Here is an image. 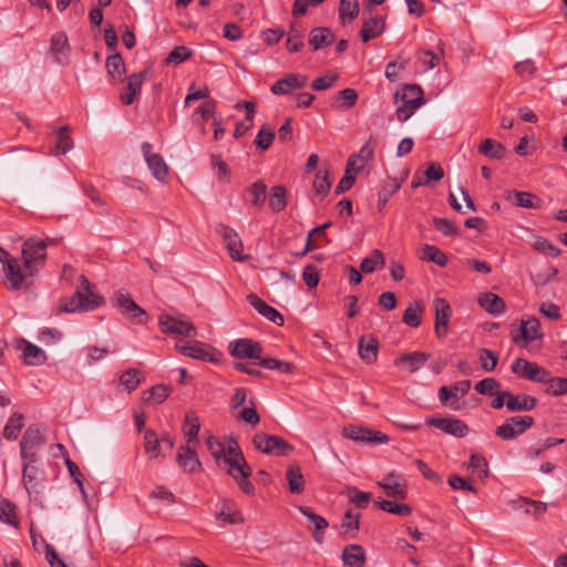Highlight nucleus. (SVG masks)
I'll list each match as a JSON object with an SVG mask.
<instances>
[{
  "label": "nucleus",
  "mask_w": 567,
  "mask_h": 567,
  "mask_svg": "<svg viewBox=\"0 0 567 567\" xmlns=\"http://www.w3.org/2000/svg\"><path fill=\"white\" fill-rule=\"evenodd\" d=\"M224 463L228 465V473L237 482L239 488L247 495H254L255 487L249 481L251 467L234 439H230L228 446L225 447Z\"/></svg>",
  "instance_id": "obj_1"
},
{
  "label": "nucleus",
  "mask_w": 567,
  "mask_h": 567,
  "mask_svg": "<svg viewBox=\"0 0 567 567\" xmlns=\"http://www.w3.org/2000/svg\"><path fill=\"white\" fill-rule=\"evenodd\" d=\"M48 241L31 237L23 243L22 259L28 275L37 276L39 266H42L47 260Z\"/></svg>",
  "instance_id": "obj_2"
},
{
  "label": "nucleus",
  "mask_w": 567,
  "mask_h": 567,
  "mask_svg": "<svg viewBox=\"0 0 567 567\" xmlns=\"http://www.w3.org/2000/svg\"><path fill=\"white\" fill-rule=\"evenodd\" d=\"M252 444L259 452L275 456H287L295 451V447L281 436L264 432L254 435Z\"/></svg>",
  "instance_id": "obj_3"
},
{
  "label": "nucleus",
  "mask_w": 567,
  "mask_h": 567,
  "mask_svg": "<svg viewBox=\"0 0 567 567\" xmlns=\"http://www.w3.org/2000/svg\"><path fill=\"white\" fill-rule=\"evenodd\" d=\"M158 326L161 331L165 334L184 337H195L197 334L196 327L185 315L172 316L162 313L158 318Z\"/></svg>",
  "instance_id": "obj_4"
},
{
  "label": "nucleus",
  "mask_w": 567,
  "mask_h": 567,
  "mask_svg": "<svg viewBox=\"0 0 567 567\" xmlns=\"http://www.w3.org/2000/svg\"><path fill=\"white\" fill-rule=\"evenodd\" d=\"M534 423L535 420L530 415L511 416L495 429V435L504 441L515 440L530 429Z\"/></svg>",
  "instance_id": "obj_5"
},
{
  "label": "nucleus",
  "mask_w": 567,
  "mask_h": 567,
  "mask_svg": "<svg viewBox=\"0 0 567 567\" xmlns=\"http://www.w3.org/2000/svg\"><path fill=\"white\" fill-rule=\"evenodd\" d=\"M543 339L544 332L542 331L540 321L534 316L523 318L518 333L512 336L513 342L520 348H526L529 343L543 341Z\"/></svg>",
  "instance_id": "obj_6"
},
{
  "label": "nucleus",
  "mask_w": 567,
  "mask_h": 567,
  "mask_svg": "<svg viewBox=\"0 0 567 567\" xmlns=\"http://www.w3.org/2000/svg\"><path fill=\"white\" fill-rule=\"evenodd\" d=\"M342 434L346 439L360 444H386L390 442V437L380 431L353 424L346 425Z\"/></svg>",
  "instance_id": "obj_7"
},
{
  "label": "nucleus",
  "mask_w": 567,
  "mask_h": 567,
  "mask_svg": "<svg viewBox=\"0 0 567 567\" xmlns=\"http://www.w3.org/2000/svg\"><path fill=\"white\" fill-rule=\"evenodd\" d=\"M511 370L514 374L523 379L542 384L546 383L550 373L548 370L540 367L536 362H530L522 358L516 359L512 363Z\"/></svg>",
  "instance_id": "obj_8"
},
{
  "label": "nucleus",
  "mask_w": 567,
  "mask_h": 567,
  "mask_svg": "<svg viewBox=\"0 0 567 567\" xmlns=\"http://www.w3.org/2000/svg\"><path fill=\"white\" fill-rule=\"evenodd\" d=\"M2 270L7 287L13 291L22 289L27 280L34 277V275L27 274V268H24V265L21 267L19 259L16 257L7 260Z\"/></svg>",
  "instance_id": "obj_9"
},
{
  "label": "nucleus",
  "mask_w": 567,
  "mask_h": 567,
  "mask_svg": "<svg viewBox=\"0 0 567 567\" xmlns=\"http://www.w3.org/2000/svg\"><path fill=\"white\" fill-rule=\"evenodd\" d=\"M176 347L182 354L193 359L214 363L220 361L221 353L204 342L196 341L184 346L177 344Z\"/></svg>",
  "instance_id": "obj_10"
},
{
  "label": "nucleus",
  "mask_w": 567,
  "mask_h": 567,
  "mask_svg": "<svg viewBox=\"0 0 567 567\" xmlns=\"http://www.w3.org/2000/svg\"><path fill=\"white\" fill-rule=\"evenodd\" d=\"M425 424L455 437H464L468 433L467 424L456 417L426 416Z\"/></svg>",
  "instance_id": "obj_11"
},
{
  "label": "nucleus",
  "mask_w": 567,
  "mask_h": 567,
  "mask_svg": "<svg viewBox=\"0 0 567 567\" xmlns=\"http://www.w3.org/2000/svg\"><path fill=\"white\" fill-rule=\"evenodd\" d=\"M81 293L83 291L81 289H76L74 295L66 299L63 303L59 306V312H75L78 310H94L100 307L103 302V298L99 295H91L90 299H82Z\"/></svg>",
  "instance_id": "obj_12"
},
{
  "label": "nucleus",
  "mask_w": 567,
  "mask_h": 567,
  "mask_svg": "<svg viewBox=\"0 0 567 567\" xmlns=\"http://www.w3.org/2000/svg\"><path fill=\"white\" fill-rule=\"evenodd\" d=\"M44 442L41 431L37 426H29L20 442V455L23 461L37 462L35 449Z\"/></svg>",
  "instance_id": "obj_13"
},
{
  "label": "nucleus",
  "mask_w": 567,
  "mask_h": 567,
  "mask_svg": "<svg viewBox=\"0 0 567 567\" xmlns=\"http://www.w3.org/2000/svg\"><path fill=\"white\" fill-rule=\"evenodd\" d=\"M115 305L122 310V313L127 316L132 321L137 324L145 323L147 313L142 309L130 296L123 291H117L114 295Z\"/></svg>",
  "instance_id": "obj_14"
},
{
  "label": "nucleus",
  "mask_w": 567,
  "mask_h": 567,
  "mask_svg": "<svg viewBox=\"0 0 567 567\" xmlns=\"http://www.w3.org/2000/svg\"><path fill=\"white\" fill-rule=\"evenodd\" d=\"M218 233L220 234L233 260L243 262L250 258L249 255L243 252L241 239L233 228L221 225L218 228Z\"/></svg>",
  "instance_id": "obj_15"
},
{
  "label": "nucleus",
  "mask_w": 567,
  "mask_h": 567,
  "mask_svg": "<svg viewBox=\"0 0 567 567\" xmlns=\"http://www.w3.org/2000/svg\"><path fill=\"white\" fill-rule=\"evenodd\" d=\"M229 353L238 359H260L262 347L258 341L243 338L229 343Z\"/></svg>",
  "instance_id": "obj_16"
},
{
  "label": "nucleus",
  "mask_w": 567,
  "mask_h": 567,
  "mask_svg": "<svg viewBox=\"0 0 567 567\" xmlns=\"http://www.w3.org/2000/svg\"><path fill=\"white\" fill-rule=\"evenodd\" d=\"M141 148L153 176L159 182H165L168 176V167L164 158L159 154L152 153L153 146L148 142H143Z\"/></svg>",
  "instance_id": "obj_17"
},
{
  "label": "nucleus",
  "mask_w": 567,
  "mask_h": 567,
  "mask_svg": "<svg viewBox=\"0 0 567 567\" xmlns=\"http://www.w3.org/2000/svg\"><path fill=\"white\" fill-rule=\"evenodd\" d=\"M147 73L148 72L144 70L128 75L127 84L124 87V90L120 93V101L124 105H131L134 103V101L141 93L142 84L145 81Z\"/></svg>",
  "instance_id": "obj_18"
},
{
  "label": "nucleus",
  "mask_w": 567,
  "mask_h": 567,
  "mask_svg": "<svg viewBox=\"0 0 567 567\" xmlns=\"http://www.w3.org/2000/svg\"><path fill=\"white\" fill-rule=\"evenodd\" d=\"M378 485L384 489L388 497L404 499L408 494L406 484L401 475L392 471Z\"/></svg>",
  "instance_id": "obj_19"
},
{
  "label": "nucleus",
  "mask_w": 567,
  "mask_h": 567,
  "mask_svg": "<svg viewBox=\"0 0 567 567\" xmlns=\"http://www.w3.org/2000/svg\"><path fill=\"white\" fill-rule=\"evenodd\" d=\"M34 463L35 462L24 461L22 482L28 494H34V499H37L42 489V477L40 476V472Z\"/></svg>",
  "instance_id": "obj_20"
},
{
  "label": "nucleus",
  "mask_w": 567,
  "mask_h": 567,
  "mask_svg": "<svg viewBox=\"0 0 567 567\" xmlns=\"http://www.w3.org/2000/svg\"><path fill=\"white\" fill-rule=\"evenodd\" d=\"M435 333L439 338L445 337L449 331V321L452 317V308L443 298L434 299Z\"/></svg>",
  "instance_id": "obj_21"
},
{
  "label": "nucleus",
  "mask_w": 567,
  "mask_h": 567,
  "mask_svg": "<svg viewBox=\"0 0 567 567\" xmlns=\"http://www.w3.org/2000/svg\"><path fill=\"white\" fill-rule=\"evenodd\" d=\"M248 303L257 310L259 315L268 319L269 321L276 323L277 326H282L285 320L282 315L275 309L274 307L266 303L262 299H260L255 293H249L247 296Z\"/></svg>",
  "instance_id": "obj_22"
},
{
  "label": "nucleus",
  "mask_w": 567,
  "mask_h": 567,
  "mask_svg": "<svg viewBox=\"0 0 567 567\" xmlns=\"http://www.w3.org/2000/svg\"><path fill=\"white\" fill-rule=\"evenodd\" d=\"M50 51L56 63L66 65L70 58V44L64 32H56L51 38Z\"/></svg>",
  "instance_id": "obj_23"
},
{
  "label": "nucleus",
  "mask_w": 567,
  "mask_h": 567,
  "mask_svg": "<svg viewBox=\"0 0 567 567\" xmlns=\"http://www.w3.org/2000/svg\"><path fill=\"white\" fill-rule=\"evenodd\" d=\"M430 357L431 354L426 352H408L396 358L394 364L410 373H414L426 363Z\"/></svg>",
  "instance_id": "obj_24"
},
{
  "label": "nucleus",
  "mask_w": 567,
  "mask_h": 567,
  "mask_svg": "<svg viewBox=\"0 0 567 567\" xmlns=\"http://www.w3.org/2000/svg\"><path fill=\"white\" fill-rule=\"evenodd\" d=\"M307 82L306 75L291 73L274 83L270 90L276 95L288 94L291 90L302 89Z\"/></svg>",
  "instance_id": "obj_25"
},
{
  "label": "nucleus",
  "mask_w": 567,
  "mask_h": 567,
  "mask_svg": "<svg viewBox=\"0 0 567 567\" xmlns=\"http://www.w3.org/2000/svg\"><path fill=\"white\" fill-rule=\"evenodd\" d=\"M178 465L187 473H196L202 471V463L196 452L189 446H181L176 458Z\"/></svg>",
  "instance_id": "obj_26"
},
{
  "label": "nucleus",
  "mask_w": 567,
  "mask_h": 567,
  "mask_svg": "<svg viewBox=\"0 0 567 567\" xmlns=\"http://www.w3.org/2000/svg\"><path fill=\"white\" fill-rule=\"evenodd\" d=\"M507 410L509 412H528L536 408L538 400L529 394H514L509 392L507 395Z\"/></svg>",
  "instance_id": "obj_27"
},
{
  "label": "nucleus",
  "mask_w": 567,
  "mask_h": 567,
  "mask_svg": "<svg viewBox=\"0 0 567 567\" xmlns=\"http://www.w3.org/2000/svg\"><path fill=\"white\" fill-rule=\"evenodd\" d=\"M470 380L456 382L450 388L443 385L439 389V400L443 405H447L451 399L457 400L458 396H464L470 391Z\"/></svg>",
  "instance_id": "obj_28"
},
{
  "label": "nucleus",
  "mask_w": 567,
  "mask_h": 567,
  "mask_svg": "<svg viewBox=\"0 0 567 567\" xmlns=\"http://www.w3.org/2000/svg\"><path fill=\"white\" fill-rule=\"evenodd\" d=\"M216 517L218 520L230 525L243 524L245 522L234 502L227 499L220 503Z\"/></svg>",
  "instance_id": "obj_29"
},
{
  "label": "nucleus",
  "mask_w": 567,
  "mask_h": 567,
  "mask_svg": "<svg viewBox=\"0 0 567 567\" xmlns=\"http://www.w3.org/2000/svg\"><path fill=\"white\" fill-rule=\"evenodd\" d=\"M477 302L486 312L493 316L502 315L506 309L505 301L493 292L481 293Z\"/></svg>",
  "instance_id": "obj_30"
},
{
  "label": "nucleus",
  "mask_w": 567,
  "mask_h": 567,
  "mask_svg": "<svg viewBox=\"0 0 567 567\" xmlns=\"http://www.w3.org/2000/svg\"><path fill=\"white\" fill-rule=\"evenodd\" d=\"M385 20L381 16L371 17L364 21L360 34L363 42L378 38L384 32Z\"/></svg>",
  "instance_id": "obj_31"
},
{
  "label": "nucleus",
  "mask_w": 567,
  "mask_h": 567,
  "mask_svg": "<svg viewBox=\"0 0 567 567\" xmlns=\"http://www.w3.org/2000/svg\"><path fill=\"white\" fill-rule=\"evenodd\" d=\"M300 513L306 516L312 524L310 527L313 530V538L317 543H321L323 538V532L328 527V522L324 517L316 514L310 507L300 506Z\"/></svg>",
  "instance_id": "obj_32"
},
{
  "label": "nucleus",
  "mask_w": 567,
  "mask_h": 567,
  "mask_svg": "<svg viewBox=\"0 0 567 567\" xmlns=\"http://www.w3.org/2000/svg\"><path fill=\"white\" fill-rule=\"evenodd\" d=\"M379 350V341L373 336H363L359 340V354L360 358L367 362L372 363L377 360Z\"/></svg>",
  "instance_id": "obj_33"
},
{
  "label": "nucleus",
  "mask_w": 567,
  "mask_h": 567,
  "mask_svg": "<svg viewBox=\"0 0 567 567\" xmlns=\"http://www.w3.org/2000/svg\"><path fill=\"white\" fill-rule=\"evenodd\" d=\"M334 41V34L328 28H313L310 32L309 44L315 51L330 45Z\"/></svg>",
  "instance_id": "obj_34"
},
{
  "label": "nucleus",
  "mask_w": 567,
  "mask_h": 567,
  "mask_svg": "<svg viewBox=\"0 0 567 567\" xmlns=\"http://www.w3.org/2000/svg\"><path fill=\"white\" fill-rule=\"evenodd\" d=\"M107 74L115 82H123V76L126 73L125 62L120 53H114L106 59L105 64Z\"/></svg>",
  "instance_id": "obj_35"
},
{
  "label": "nucleus",
  "mask_w": 567,
  "mask_h": 567,
  "mask_svg": "<svg viewBox=\"0 0 567 567\" xmlns=\"http://www.w3.org/2000/svg\"><path fill=\"white\" fill-rule=\"evenodd\" d=\"M342 560L347 567H363L365 554L360 545H350L343 549Z\"/></svg>",
  "instance_id": "obj_36"
},
{
  "label": "nucleus",
  "mask_w": 567,
  "mask_h": 567,
  "mask_svg": "<svg viewBox=\"0 0 567 567\" xmlns=\"http://www.w3.org/2000/svg\"><path fill=\"white\" fill-rule=\"evenodd\" d=\"M358 93L354 89H343L333 97L331 106L337 110H350L358 102Z\"/></svg>",
  "instance_id": "obj_37"
},
{
  "label": "nucleus",
  "mask_w": 567,
  "mask_h": 567,
  "mask_svg": "<svg viewBox=\"0 0 567 567\" xmlns=\"http://www.w3.org/2000/svg\"><path fill=\"white\" fill-rule=\"evenodd\" d=\"M22 360L28 365H40L45 362L47 355L41 348L31 342L24 341Z\"/></svg>",
  "instance_id": "obj_38"
},
{
  "label": "nucleus",
  "mask_w": 567,
  "mask_h": 567,
  "mask_svg": "<svg viewBox=\"0 0 567 567\" xmlns=\"http://www.w3.org/2000/svg\"><path fill=\"white\" fill-rule=\"evenodd\" d=\"M401 188V182L398 178H388L383 182L378 193V208L382 210L389 199Z\"/></svg>",
  "instance_id": "obj_39"
},
{
  "label": "nucleus",
  "mask_w": 567,
  "mask_h": 567,
  "mask_svg": "<svg viewBox=\"0 0 567 567\" xmlns=\"http://www.w3.org/2000/svg\"><path fill=\"white\" fill-rule=\"evenodd\" d=\"M286 477L289 491L292 494H301L305 489V478L299 465H290L287 470Z\"/></svg>",
  "instance_id": "obj_40"
},
{
  "label": "nucleus",
  "mask_w": 567,
  "mask_h": 567,
  "mask_svg": "<svg viewBox=\"0 0 567 567\" xmlns=\"http://www.w3.org/2000/svg\"><path fill=\"white\" fill-rule=\"evenodd\" d=\"M216 111V101L208 100L204 103H202L195 111V113L192 116V122L195 125H202V132L203 134H206V128L203 124L205 120H207L209 116H214Z\"/></svg>",
  "instance_id": "obj_41"
},
{
  "label": "nucleus",
  "mask_w": 567,
  "mask_h": 567,
  "mask_svg": "<svg viewBox=\"0 0 567 567\" xmlns=\"http://www.w3.org/2000/svg\"><path fill=\"white\" fill-rule=\"evenodd\" d=\"M507 199H515V204L523 208H539L542 200L532 193L512 190L508 193Z\"/></svg>",
  "instance_id": "obj_42"
},
{
  "label": "nucleus",
  "mask_w": 567,
  "mask_h": 567,
  "mask_svg": "<svg viewBox=\"0 0 567 567\" xmlns=\"http://www.w3.org/2000/svg\"><path fill=\"white\" fill-rule=\"evenodd\" d=\"M480 153L492 159H501L506 153V148L497 141L486 138L478 148Z\"/></svg>",
  "instance_id": "obj_43"
},
{
  "label": "nucleus",
  "mask_w": 567,
  "mask_h": 567,
  "mask_svg": "<svg viewBox=\"0 0 567 567\" xmlns=\"http://www.w3.org/2000/svg\"><path fill=\"white\" fill-rule=\"evenodd\" d=\"M267 185L262 181L255 182L248 188L249 202L252 206L261 208L266 202Z\"/></svg>",
  "instance_id": "obj_44"
},
{
  "label": "nucleus",
  "mask_w": 567,
  "mask_h": 567,
  "mask_svg": "<svg viewBox=\"0 0 567 567\" xmlns=\"http://www.w3.org/2000/svg\"><path fill=\"white\" fill-rule=\"evenodd\" d=\"M402 101L420 107L424 104L423 91L417 84H405L403 86Z\"/></svg>",
  "instance_id": "obj_45"
},
{
  "label": "nucleus",
  "mask_w": 567,
  "mask_h": 567,
  "mask_svg": "<svg viewBox=\"0 0 567 567\" xmlns=\"http://www.w3.org/2000/svg\"><path fill=\"white\" fill-rule=\"evenodd\" d=\"M0 520L12 526H18L17 506L8 498L0 497Z\"/></svg>",
  "instance_id": "obj_46"
},
{
  "label": "nucleus",
  "mask_w": 567,
  "mask_h": 567,
  "mask_svg": "<svg viewBox=\"0 0 567 567\" xmlns=\"http://www.w3.org/2000/svg\"><path fill=\"white\" fill-rule=\"evenodd\" d=\"M23 427V415L20 413H13L3 429V437L11 441L18 437V434Z\"/></svg>",
  "instance_id": "obj_47"
},
{
  "label": "nucleus",
  "mask_w": 567,
  "mask_h": 567,
  "mask_svg": "<svg viewBox=\"0 0 567 567\" xmlns=\"http://www.w3.org/2000/svg\"><path fill=\"white\" fill-rule=\"evenodd\" d=\"M144 450L150 458H157L161 455V442L155 431L144 432Z\"/></svg>",
  "instance_id": "obj_48"
},
{
  "label": "nucleus",
  "mask_w": 567,
  "mask_h": 567,
  "mask_svg": "<svg viewBox=\"0 0 567 567\" xmlns=\"http://www.w3.org/2000/svg\"><path fill=\"white\" fill-rule=\"evenodd\" d=\"M286 188L281 185L274 186L271 188V194L268 200L269 207L272 212H281L287 206V199H286Z\"/></svg>",
  "instance_id": "obj_49"
},
{
  "label": "nucleus",
  "mask_w": 567,
  "mask_h": 567,
  "mask_svg": "<svg viewBox=\"0 0 567 567\" xmlns=\"http://www.w3.org/2000/svg\"><path fill=\"white\" fill-rule=\"evenodd\" d=\"M200 423L196 414L194 412L187 413L185 416L184 435L188 444L197 441Z\"/></svg>",
  "instance_id": "obj_50"
},
{
  "label": "nucleus",
  "mask_w": 567,
  "mask_h": 567,
  "mask_svg": "<svg viewBox=\"0 0 567 567\" xmlns=\"http://www.w3.org/2000/svg\"><path fill=\"white\" fill-rule=\"evenodd\" d=\"M422 307L420 302L414 301L412 302L404 311L402 321L411 327V328H417L421 324V313H422Z\"/></svg>",
  "instance_id": "obj_51"
},
{
  "label": "nucleus",
  "mask_w": 567,
  "mask_h": 567,
  "mask_svg": "<svg viewBox=\"0 0 567 567\" xmlns=\"http://www.w3.org/2000/svg\"><path fill=\"white\" fill-rule=\"evenodd\" d=\"M384 264L385 259L382 251L375 249L369 257H365L361 261L360 269L364 274H371L377 269L378 265L384 266Z\"/></svg>",
  "instance_id": "obj_52"
},
{
  "label": "nucleus",
  "mask_w": 567,
  "mask_h": 567,
  "mask_svg": "<svg viewBox=\"0 0 567 567\" xmlns=\"http://www.w3.org/2000/svg\"><path fill=\"white\" fill-rule=\"evenodd\" d=\"M258 364L265 369L278 370L287 374H290L293 371V364L290 362L272 358H262L261 355L260 359H258Z\"/></svg>",
  "instance_id": "obj_53"
},
{
  "label": "nucleus",
  "mask_w": 567,
  "mask_h": 567,
  "mask_svg": "<svg viewBox=\"0 0 567 567\" xmlns=\"http://www.w3.org/2000/svg\"><path fill=\"white\" fill-rule=\"evenodd\" d=\"M120 383L127 392L134 391L141 383V372L137 369H127L120 375Z\"/></svg>",
  "instance_id": "obj_54"
},
{
  "label": "nucleus",
  "mask_w": 567,
  "mask_h": 567,
  "mask_svg": "<svg viewBox=\"0 0 567 567\" xmlns=\"http://www.w3.org/2000/svg\"><path fill=\"white\" fill-rule=\"evenodd\" d=\"M375 504L381 508L382 511L391 514H395L398 516H408L411 514L412 509L410 506L405 504H399L392 501H377Z\"/></svg>",
  "instance_id": "obj_55"
},
{
  "label": "nucleus",
  "mask_w": 567,
  "mask_h": 567,
  "mask_svg": "<svg viewBox=\"0 0 567 567\" xmlns=\"http://www.w3.org/2000/svg\"><path fill=\"white\" fill-rule=\"evenodd\" d=\"M360 12L358 0H341L339 6V17L344 22L346 19L352 21Z\"/></svg>",
  "instance_id": "obj_56"
},
{
  "label": "nucleus",
  "mask_w": 567,
  "mask_h": 567,
  "mask_svg": "<svg viewBox=\"0 0 567 567\" xmlns=\"http://www.w3.org/2000/svg\"><path fill=\"white\" fill-rule=\"evenodd\" d=\"M348 498L358 508H365L372 498V494L369 492H362L358 487L351 486L347 489Z\"/></svg>",
  "instance_id": "obj_57"
},
{
  "label": "nucleus",
  "mask_w": 567,
  "mask_h": 567,
  "mask_svg": "<svg viewBox=\"0 0 567 567\" xmlns=\"http://www.w3.org/2000/svg\"><path fill=\"white\" fill-rule=\"evenodd\" d=\"M548 385L546 393L559 396L567 393V378H560V377H551L549 373L548 380L546 383Z\"/></svg>",
  "instance_id": "obj_58"
},
{
  "label": "nucleus",
  "mask_w": 567,
  "mask_h": 567,
  "mask_svg": "<svg viewBox=\"0 0 567 567\" xmlns=\"http://www.w3.org/2000/svg\"><path fill=\"white\" fill-rule=\"evenodd\" d=\"M331 187L328 171H318L313 181V190L317 195L324 197Z\"/></svg>",
  "instance_id": "obj_59"
},
{
  "label": "nucleus",
  "mask_w": 567,
  "mask_h": 567,
  "mask_svg": "<svg viewBox=\"0 0 567 567\" xmlns=\"http://www.w3.org/2000/svg\"><path fill=\"white\" fill-rule=\"evenodd\" d=\"M360 527V513H354L352 509H348L342 518L341 529L346 534H355Z\"/></svg>",
  "instance_id": "obj_60"
},
{
  "label": "nucleus",
  "mask_w": 567,
  "mask_h": 567,
  "mask_svg": "<svg viewBox=\"0 0 567 567\" xmlns=\"http://www.w3.org/2000/svg\"><path fill=\"white\" fill-rule=\"evenodd\" d=\"M275 136V132L265 124L257 133L255 145L261 151H267L271 146Z\"/></svg>",
  "instance_id": "obj_61"
},
{
  "label": "nucleus",
  "mask_w": 567,
  "mask_h": 567,
  "mask_svg": "<svg viewBox=\"0 0 567 567\" xmlns=\"http://www.w3.org/2000/svg\"><path fill=\"white\" fill-rule=\"evenodd\" d=\"M423 252H424L423 259H425L427 261H432L440 267L446 266L447 257L437 247L432 246V245H425L423 247Z\"/></svg>",
  "instance_id": "obj_62"
},
{
  "label": "nucleus",
  "mask_w": 567,
  "mask_h": 567,
  "mask_svg": "<svg viewBox=\"0 0 567 567\" xmlns=\"http://www.w3.org/2000/svg\"><path fill=\"white\" fill-rule=\"evenodd\" d=\"M148 396L144 399L145 402L159 404L164 402L171 393V389L164 384H157L148 390Z\"/></svg>",
  "instance_id": "obj_63"
},
{
  "label": "nucleus",
  "mask_w": 567,
  "mask_h": 567,
  "mask_svg": "<svg viewBox=\"0 0 567 567\" xmlns=\"http://www.w3.org/2000/svg\"><path fill=\"white\" fill-rule=\"evenodd\" d=\"M497 361L498 355L495 352L485 348L478 351V362L484 371H493L497 364Z\"/></svg>",
  "instance_id": "obj_64"
}]
</instances>
